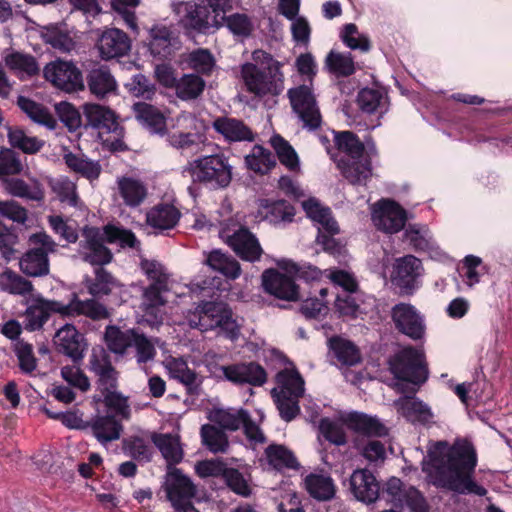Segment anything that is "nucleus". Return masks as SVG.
I'll use <instances>...</instances> for the list:
<instances>
[{
    "label": "nucleus",
    "mask_w": 512,
    "mask_h": 512,
    "mask_svg": "<svg viewBox=\"0 0 512 512\" xmlns=\"http://www.w3.org/2000/svg\"><path fill=\"white\" fill-rule=\"evenodd\" d=\"M476 464V453L469 442L460 440L449 446L440 441L429 448L428 459L423 460V471L437 486L461 494L484 496L487 490L472 479Z\"/></svg>",
    "instance_id": "obj_1"
},
{
    "label": "nucleus",
    "mask_w": 512,
    "mask_h": 512,
    "mask_svg": "<svg viewBox=\"0 0 512 512\" xmlns=\"http://www.w3.org/2000/svg\"><path fill=\"white\" fill-rule=\"evenodd\" d=\"M252 60L241 66V79L246 90L258 97L280 94L284 83L278 63L263 50H255Z\"/></svg>",
    "instance_id": "obj_2"
},
{
    "label": "nucleus",
    "mask_w": 512,
    "mask_h": 512,
    "mask_svg": "<svg viewBox=\"0 0 512 512\" xmlns=\"http://www.w3.org/2000/svg\"><path fill=\"white\" fill-rule=\"evenodd\" d=\"M49 312L59 313L66 317L85 316L92 320H102L109 316L106 307L94 299L80 300L73 295L69 303L54 300H40L39 305L26 311L27 328L35 331L43 326L49 317Z\"/></svg>",
    "instance_id": "obj_3"
},
{
    "label": "nucleus",
    "mask_w": 512,
    "mask_h": 512,
    "mask_svg": "<svg viewBox=\"0 0 512 512\" xmlns=\"http://www.w3.org/2000/svg\"><path fill=\"white\" fill-rule=\"evenodd\" d=\"M106 242H119L122 246L135 247L137 239L131 231L112 225L105 226L103 230L86 227L83 230L79 254L85 262L91 265H106L112 260V253L105 246Z\"/></svg>",
    "instance_id": "obj_4"
},
{
    "label": "nucleus",
    "mask_w": 512,
    "mask_h": 512,
    "mask_svg": "<svg viewBox=\"0 0 512 512\" xmlns=\"http://www.w3.org/2000/svg\"><path fill=\"white\" fill-rule=\"evenodd\" d=\"M185 319L191 328L201 332L217 329L219 334L230 339L239 335V324L233 318L231 309L222 302L203 301L189 310Z\"/></svg>",
    "instance_id": "obj_5"
},
{
    "label": "nucleus",
    "mask_w": 512,
    "mask_h": 512,
    "mask_svg": "<svg viewBox=\"0 0 512 512\" xmlns=\"http://www.w3.org/2000/svg\"><path fill=\"white\" fill-rule=\"evenodd\" d=\"M338 149L344 153L338 161L343 176L353 185H362L372 175L369 153L352 132L343 131L335 134Z\"/></svg>",
    "instance_id": "obj_6"
},
{
    "label": "nucleus",
    "mask_w": 512,
    "mask_h": 512,
    "mask_svg": "<svg viewBox=\"0 0 512 512\" xmlns=\"http://www.w3.org/2000/svg\"><path fill=\"white\" fill-rule=\"evenodd\" d=\"M183 174L194 183L203 184L211 189L227 187L233 175L229 158L222 153L204 155L189 161L183 167Z\"/></svg>",
    "instance_id": "obj_7"
},
{
    "label": "nucleus",
    "mask_w": 512,
    "mask_h": 512,
    "mask_svg": "<svg viewBox=\"0 0 512 512\" xmlns=\"http://www.w3.org/2000/svg\"><path fill=\"white\" fill-rule=\"evenodd\" d=\"M277 386L271 393L280 412L286 421L294 419L299 411V398L304 394V380L295 369L286 368L276 376Z\"/></svg>",
    "instance_id": "obj_8"
},
{
    "label": "nucleus",
    "mask_w": 512,
    "mask_h": 512,
    "mask_svg": "<svg viewBox=\"0 0 512 512\" xmlns=\"http://www.w3.org/2000/svg\"><path fill=\"white\" fill-rule=\"evenodd\" d=\"M390 370L397 379L395 388L403 392L404 382L421 384L427 379L424 352L421 349L405 347L390 360Z\"/></svg>",
    "instance_id": "obj_9"
},
{
    "label": "nucleus",
    "mask_w": 512,
    "mask_h": 512,
    "mask_svg": "<svg viewBox=\"0 0 512 512\" xmlns=\"http://www.w3.org/2000/svg\"><path fill=\"white\" fill-rule=\"evenodd\" d=\"M83 109L89 124L99 129L100 137L109 150L123 151L126 149L121 139L123 128L117 122L116 115L111 109L93 103L85 104Z\"/></svg>",
    "instance_id": "obj_10"
},
{
    "label": "nucleus",
    "mask_w": 512,
    "mask_h": 512,
    "mask_svg": "<svg viewBox=\"0 0 512 512\" xmlns=\"http://www.w3.org/2000/svg\"><path fill=\"white\" fill-rule=\"evenodd\" d=\"M200 120L190 112H182L176 116L166 128L167 142L178 150H188L204 143L200 132Z\"/></svg>",
    "instance_id": "obj_11"
},
{
    "label": "nucleus",
    "mask_w": 512,
    "mask_h": 512,
    "mask_svg": "<svg viewBox=\"0 0 512 512\" xmlns=\"http://www.w3.org/2000/svg\"><path fill=\"white\" fill-rule=\"evenodd\" d=\"M302 207L307 216L318 226L317 243L323 249L333 255L341 253L342 247L332 237L339 232V227L335 219L331 215V211L327 207H323L316 199L310 198L302 202Z\"/></svg>",
    "instance_id": "obj_12"
},
{
    "label": "nucleus",
    "mask_w": 512,
    "mask_h": 512,
    "mask_svg": "<svg viewBox=\"0 0 512 512\" xmlns=\"http://www.w3.org/2000/svg\"><path fill=\"white\" fill-rule=\"evenodd\" d=\"M30 242L39 246L29 250L20 260V268L28 276L38 277L49 272L48 253L55 252V241L45 232L35 233L30 236Z\"/></svg>",
    "instance_id": "obj_13"
},
{
    "label": "nucleus",
    "mask_w": 512,
    "mask_h": 512,
    "mask_svg": "<svg viewBox=\"0 0 512 512\" xmlns=\"http://www.w3.org/2000/svg\"><path fill=\"white\" fill-rule=\"evenodd\" d=\"M172 9L178 23L187 31L206 33L222 24V18L218 15H211L206 6L190 2H177L172 3Z\"/></svg>",
    "instance_id": "obj_14"
},
{
    "label": "nucleus",
    "mask_w": 512,
    "mask_h": 512,
    "mask_svg": "<svg viewBox=\"0 0 512 512\" xmlns=\"http://www.w3.org/2000/svg\"><path fill=\"white\" fill-rule=\"evenodd\" d=\"M293 111L303 122L304 127L316 129L321 123V114L313 92L312 84H302L288 90Z\"/></svg>",
    "instance_id": "obj_15"
},
{
    "label": "nucleus",
    "mask_w": 512,
    "mask_h": 512,
    "mask_svg": "<svg viewBox=\"0 0 512 512\" xmlns=\"http://www.w3.org/2000/svg\"><path fill=\"white\" fill-rule=\"evenodd\" d=\"M371 219L377 229L393 234L404 227L407 213L398 203L382 199L372 205Z\"/></svg>",
    "instance_id": "obj_16"
},
{
    "label": "nucleus",
    "mask_w": 512,
    "mask_h": 512,
    "mask_svg": "<svg viewBox=\"0 0 512 512\" xmlns=\"http://www.w3.org/2000/svg\"><path fill=\"white\" fill-rule=\"evenodd\" d=\"M44 76L55 87L66 92H75L84 88L81 71L70 61L56 60L44 68Z\"/></svg>",
    "instance_id": "obj_17"
},
{
    "label": "nucleus",
    "mask_w": 512,
    "mask_h": 512,
    "mask_svg": "<svg viewBox=\"0 0 512 512\" xmlns=\"http://www.w3.org/2000/svg\"><path fill=\"white\" fill-rule=\"evenodd\" d=\"M166 492L172 506L180 511L193 510L191 499L196 494V487L189 477L178 469H172L166 479Z\"/></svg>",
    "instance_id": "obj_18"
},
{
    "label": "nucleus",
    "mask_w": 512,
    "mask_h": 512,
    "mask_svg": "<svg viewBox=\"0 0 512 512\" xmlns=\"http://www.w3.org/2000/svg\"><path fill=\"white\" fill-rule=\"evenodd\" d=\"M383 496L395 506L407 507L411 512H428L422 495L413 487H405L396 477H392L386 482Z\"/></svg>",
    "instance_id": "obj_19"
},
{
    "label": "nucleus",
    "mask_w": 512,
    "mask_h": 512,
    "mask_svg": "<svg viewBox=\"0 0 512 512\" xmlns=\"http://www.w3.org/2000/svg\"><path fill=\"white\" fill-rule=\"evenodd\" d=\"M392 320L396 328L413 340H422L425 335L423 316L411 304L399 303L392 308Z\"/></svg>",
    "instance_id": "obj_20"
},
{
    "label": "nucleus",
    "mask_w": 512,
    "mask_h": 512,
    "mask_svg": "<svg viewBox=\"0 0 512 512\" xmlns=\"http://www.w3.org/2000/svg\"><path fill=\"white\" fill-rule=\"evenodd\" d=\"M262 285L267 293L281 300L297 301L299 299V289L293 278L276 269H267L263 272Z\"/></svg>",
    "instance_id": "obj_21"
},
{
    "label": "nucleus",
    "mask_w": 512,
    "mask_h": 512,
    "mask_svg": "<svg viewBox=\"0 0 512 512\" xmlns=\"http://www.w3.org/2000/svg\"><path fill=\"white\" fill-rule=\"evenodd\" d=\"M130 48L131 41L129 37L117 28L104 30L97 41L99 55L104 60L124 56Z\"/></svg>",
    "instance_id": "obj_22"
},
{
    "label": "nucleus",
    "mask_w": 512,
    "mask_h": 512,
    "mask_svg": "<svg viewBox=\"0 0 512 512\" xmlns=\"http://www.w3.org/2000/svg\"><path fill=\"white\" fill-rule=\"evenodd\" d=\"M54 343L60 352L74 361L81 360L87 348L84 336L71 324L64 325L56 332Z\"/></svg>",
    "instance_id": "obj_23"
},
{
    "label": "nucleus",
    "mask_w": 512,
    "mask_h": 512,
    "mask_svg": "<svg viewBox=\"0 0 512 512\" xmlns=\"http://www.w3.org/2000/svg\"><path fill=\"white\" fill-rule=\"evenodd\" d=\"M350 491L358 501L369 504L378 499L380 486L372 472L357 469L350 476Z\"/></svg>",
    "instance_id": "obj_24"
},
{
    "label": "nucleus",
    "mask_w": 512,
    "mask_h": 512,
    "mask_svg": "<svg viewBox=\"0 0 512 512\" xmlns=\"http://www.w3.org/2000/svg\"><path fill=\"white\" fill-rule=\"evenodd\" d=\"M227 244L243 260L254 262L260 259L263 252L257 238L246 228H240L232 235H227Z\"/></svg>",
    "instance_id": "obj_25"
},
{
    "label": "nucleus",
    "mask_w": 512,
    "mask_h": 512,
    "mask_svg": "<svg viewBox=\"0 0 512 512\" xmlns=\"http://www.w3.org/2000/svg\"><path fill=\"white\" fill-rule=\"evenodd\" d=\"M404 237L415 250L426 252L431 258L441 259L445 256L438 247L427 225H409L405 230Z\"/></svg>",
    "instance_id": "obj_26"
},
{
    "label": "nucleus",
    "mask_w": 512,
    "mask_h": 512,
    "mask_svg": "<svg viewBox=\"0 0 512 512\" xmlns=\"http://www.w3.org/2000/svg\"><path fill=\"white\" fill-rule=\"evenodd\" d=\"M165 285H150L143 291L141 310L143 311L144 321L154 327L162 323L165 300L161 296V291Z\"/></svg>",
    "instance_id": "obj_27"
},
{
    "label": "nucleus",
    "mask_w": 512,
    "mask_h": 512,
    "mask_svg": "<svg viewBox=\"0 0 512 512\" xmlns=\"http://www.w3.org/2000/svg\"><path fill=\"white\" fill-rule=\"evenodd\" d=\"M394 407L399 415L412 423L427 424L433 419L431 408L416 397H400L394 402Z\"/></svg>",
    "instance_id": "obj_28"
},
{
    "label": "nucleus",
    "mask_w": 512,
    "mask_h": 512,
    "mask_svg": "<svg viewBox=\"0 0 512 512\" xmlns=\"http://www.w3.org/2000/svg\"><path fill=\"white\" fill-rule=\"evenodd\" d=\"M117 193L129 208H137L144 203L148 195L146 184L131 176H121L116 180Z\"/></svg>",
    "instance_id": "obj_29"
},
{
    "label": "nucleus",
    "mask_w": 512,
    "mask_h": 512,
    "mask_svg": "<svg viewBox=\"0 0 512 512\" xmlns=\"http://www.w3.org/2000/svg\"><path fill=\"white\" fill-rule=\"evenodd\" d=\"M88 427L102 445L118 440L123 430L122 424L110 414H96L88 423Z\"/></svg>",
    "instance_id": "obj_30"
},
{
    "label": "nucleus",
    "mask_w": 512,
    "mask_h": 512,
    "mask_svg": "<svg viewBox=\"0 0 512 512\" xmlns=\"http://www.w3.org/2000/svg\"><path fill=\"white\" fill-rule=\"evenodd\" d=\"M213 128L227 142L253 141L255 134L241 120L230 117H219L214 120Z\"/></svg>",
    "instance_id": "obj_31"
},
{
    "label": "nucleus",
    "mask_w": 512,
    "mask_h": 512,
    "mask_svg": "<svg viewBox=\"0 0 512 512\" xmlns=\"http://www.w3.org/2000/svg\"><path fill=\"white\" fill-rule=\"evenodd\" d=\"M96 376L98 377L99 388L103 393L105 404L124 414L128 408L127 400L115 391L117 385V372L114 367H111Z\"/></svg>",
    "instance_id": "obj_32"
},
{
    "label": "nucleus",
    "mask_w": 512,
    "mask_h": 512,
    "mask_svg": "<svg viewBox=\"0 0 512 512\" xmlns=\"http://www.w3.org/2000/svg\"><path fill=\"white\" fill-rule=\"evenodd\" d=\"M422 272V263L415 256L407 255L396 260L394 277L397 284L403 288H413Z\"/></svg>",
    "instance_id": "obj_33"
},
{
    "label": "nucleus",
    "mask_w": 512,
    "mask_h": 512,
    "mask_svg": "<svg viewBox=\"0 0 512 512\" xmlns=\"http://www.w3.org/2000/svg\"><path fill=\"white\" fill-rule=\"evenodd\" d=\"M90 92L98 98H104L117 90V82L106 66H96L87 75Z\"/></svg>",
    "instance_id": "obj_34"
},
{
    "label": "nucleus",
    "mask_w": 512,
    "mask_h": 512,
    "mask_svg": "<svg viewBox=\"0 0 512 512\" xmlns=\"http://www.w3.org/2000/svg\"><path fill=\"white\" fill-rule=\"evenodd\" d=\"M180 215V211L173 204L161 203L147 212L146 221L151 227L163 231L174 228Z\"/></svg>",
    "instance_id": "obj_35"
},
{
    "label": "nucleus",
    "mask_w": 512,
    "mask_h": 512,
    "mask_svg": "<svg viewBox=\"0 0 512 512\" xmlns=\"http://www.w3.org/2000/svg\"><path fill=\"white\" fill-rule=\"evenodd\" d=\"M266 372L255 362L233 364L229 381L235 384L261 386L266 382Z\"/></svg>",
    "instance_id": "obj_36"
},
{
    "label": "nucleus",
    "mask_w": 512,
    "mask_h": 512,
    "mask_svg": "<svg viewBox=\"0 0 512 512\" xmlns=\"http://www.w3.org/2000/svg\"><path fill=\"white\" fill-rule=\"evenodd\" d=\"M137 120L151 133L164 135L166 132V121L164 115L154 106L138 102L133 105Z\"/></svg>",
    "instance_id": "obj_37"
},
{
    "label": "nucleus",
    "mask_w": 512,
    "mask_h": 512,
    "mask_svg": "<svg viewBox=\"0 0 512 512\" xmlns=\"http://www.w3.org/2000/svg\"><path fill=\"white\" fill-rule=\"evenodd\" d=\"M343 421L355 431L368 436L382 437L388 434L387 427L376 417L362 413H349Z\"/></svg>",
    "instance_id": "obj_38"
},
{
    "label": "nucleus",
    "mask_w": 512,
    "mask_h": 512,
    "mask_svg": "<svg viewBox=\"0 0 512 512\" xmlns=\"http://www.w3.org/2000/svg\"><path fill=\"white\" fill-rule=\"evenodd\" d=\"M304 485L309 495L320 501L330 500L336 493L334 481L328 474L311 473L305 477Z\"/></svg>",
    "instance_id": "obj_39"
},
{
    "label": "nucleus",
    "mask_w": 512,
    "mask_h": 512,
    "mask_svg": "<svg viewBox=\"0 0 512 512\" xmlns=\"http://www.w3.org/2000/svg\"><path fill=\"white\" fill-rule=\"evenodd\" d=\"M162 363L171 378L178 380L189 389L199 385L197 374L188 367L184 358L170 355L165 357Z\"/></svg>",
    "instance_id": "obj_40"
},
{
    "label": "nucleus",
    "mask_w": 512,
    "mask_h": 512,
    "mask_svg": "<svg viewBox=\"0 0 512 512\" xmlns=\"http://www.w3.org/2000/svg\"><path fill=\"white\" fill-rule=\"evenodd\" d=\"M136 332L135 329L121 330L117 326L109 325L105 329L104 340L112 353L123 356L132 347Z\"/></svg>",
    "instance_id": "obj_41"
},
{
    "label": "nucleus",
    "mask_w": 512,
    "mask_h": 512,
    "mask_svg": "<svg viewBox=\"0 0 512 512\" xmlns=\"http://www.w3.org/2000/svg\"><path fill=\"white\" fill-rule=\"evenodd\" d=\"M149 48L152 54L166 57L176 42L173 32L165 25L157 24L150 29Z\"/></svg>",
    "instance_id": "obj_42"
},
{
    "label": "nucleus",
    "mask_w": 512,
    "mask_h": 512,
    "mask_svg": "<svg viewBox=\"0 0 512 512\" xmlns=\"http://www.w3.org/2000/svg\"><path fill=\"white\" fill-rule=\"evenodd\" d=\"M17 104L20 109L35 123L42 125L49 130H54L57 121L47 108L26 97L19 96Z\"/></svg>",
    "instance_id": "obj_43"
},
{
    "label": "nucleus",
    "mask_w": 512,
    "mask_h": 512,
    "mask_svg": "<svg viewBox=\"0 0 512 512\" xmlns=\"http://www.w3.org/2000/svg\"><path fill=\"white\" fill-rule=\"evenodd\" d=\"M40 37L47 45L61 53L71 52L76 45L67 31L54 25L42 27Z\"/></svg>",
    "instance_id": "obj_44"
},
{
    "label": "nucleus",
    "mask_w": 512,
    "mask_h": 512,
    "mask_svg": "<svg viewBox=\"0 0 512 512\" xmlns=\"http://www.w3.org/2000/svg\"><path fill=\"white\" fill-rule=\"evenodd\" d=\"M204 263L230 279H236L241 274L238 261L222 253L220 250H213L207 253Z\"/></svg>",
    "instance_id": "obj_45"
},
{
    "label": "nucleus",
    "mask_w": 512,
    "mask_h": 512,
    "mask_svg": "<svg viewBox=\"0 0 512 512\" xmlns=\"http://www.w3.org/2000/svg\"><path fill=\"white\" fill-rule=\"evenodd\" d=\"M66 165L74 172L81 174L90 181L99 178L101 173V165L97 161H92L83 155L66 153L64 155Z\"/></svg>",
    "instance_id": "obj_46"
},
{
    "label": "nucleus",
    "mask_w": 512,
    "mask_h": 512,
    "mask_svg": "<svg viewBox=\"0 0 512 512\" xmlns=\"http://www.w3.org/2000/svg\"><path fill=\"white\" fill-rule=\"evenodd\" d=\"M270 144L282 165L290 171H299V157L288 141H286L282 136L275 134L270 138Z\"/></svg>",
    "instance_id": "obj_47"
},
{
    "label": "nucleus",
    "mask_w": 512,
    "mask_h": 512,
    "mask_svg": "<svg viewBox=\"0 0 512 512\" xmlns=\"http://www.w3.org/2000/svg\"><path fill=\"white\" fill-rule=\"evenodd\" d=\"M205 85V81L200 76L185 74L178 79L175 92L177 97L181 100H194L203 93Z\"/></svg>",
    "instance_id": "obj_48"
},
{
    "label": "nucleus",
    "mask_w": 512,
    "mask_h": 512,
    "mask_svg": "<svg viewBox=\"0 0 512 512\" xmlns=\"http://www.w3.org/2000/svg\"><path fill=\"white\" fill-rule=\"evenodd\" d=\"M267 461L276 470L296 469L299 466L292 451L282 445H270L265 450Z\"/></svg>",
    "instance_id": "obj_49"
},
{
    "label": "nucleus",
    "mask_w": 512,
    "mask_h": 512,
    "mask_svg": "<svg viewBox=\"0 0 512 512\" xmlns=\"http://www.w3.org/2000/svg\"><path fill=\"white\" fill-rule=\"evenodd\" d=\"M245 163L248 169L260 174H266L276 164L271 152L260 145L252 148L245 157Z\"/></svg>",
    "instance_id": "obj_50"
},
{
    "label": "nucleus",
    "mask_w": 512,
    "mask_h": 512,
    "mask_svg": "<svg viewBox=\"0 0 512 512\" xmlns=\"http://www.w3.org/2000/svg\"><path fill=\"white\" fill-rule=\"evenodd\" d=\"M209 419L219 425L223 429L237 430L241 427L246 419V412L244 410L229 409H213L209 414Z\"/></svg>",
    "instance_id": "obj_51"
},
{
    "label": "nucleus",
    "mask_w": 512,
    "mask_h": 512,
    "mask_svg": "<svg viewBox=\"0 0 512 512\" xmlns=\"http://www.w3.org/2000/svg\"><path fill=\"white\" fill-rule=\"evenodd\" d=\"M154 443L169 464H175L182 460L183 451L178 435L161 434L154 438Z\"/></svg>",
    "instance_id": "obj_52"
},
{
    "label": "nucleus",
    "mask_w": 512,
    "mask_h": 512,
    "mask_svg": "<svg viewBox=\"0 0 512 512\" xmlns=\"http://www.w3.org/2000/svg\"><path fill=\"white\" fill-rule=\"evenodd\" d=\"M325 66L330 73L337 76H350L355 72V63L350 53L330 51L325 59Z\"/></svg>",
    "instance_id": "obj_53"
},
{
    "label": "nucleus",
    "mask_w": 512,
    "mask_h": 512,
    "mask_svg": "<svg viewBox=\"0 0 512 512\" xmlns=\"http://www.w3.org/2000/svg\"><path fill=\"white\" fill-rule=\"evenodd\" d=\"M339 36L342 42L351 50H359L366 53L371 49L369 37L360 32L358 27L353 23L344 25Z\"/></svg>",
    "instance_id": "obj_54"
},
{
    "label": "nucleus",
    "mask_w": 512,
    "mask_h": 512,
    "mask_svg": "<svg viewBox=\"0 0 512 512\" xmlns=\"http://www.w3.org/2000/svg\"><path fill=\"white\" fill-rule=\"evenodd\" d=\"M10 144L22 150L26 154L38 152L44 145V141L37 137L27 136L24 131L17 127H7Z\"/></svg>",
    "instance_id": "obj_55"
},
{
    "label": "nucleus",
    "mask_w": 512,
    "mask_h": 512,
    "mask_svg": "<svg viewBox=\"0 0 512 512\" xmlns=\"http://www.w3.org/2000/svg\"><path fill=\"white\" fill-rule=\"evenodd\" d=\"M51 187L61 202L72 207L82 208V202L77 195L76 184L73 181L62 176L52 180Z\"/></svg>",
    "instance_id": "obj_56"
},
{
    "label": "nucleus",
    "mask_w": 512,
    "mask_h": 512,
    "mask_svg": "<svg viewBox=\"0 0 512 512\" xmlns=\"http://www.w3.org/2000/svg\"><path fill=\"white\" fill-rule=\"evenodd\" d=\"M330 346L340 363L352 366L360 361L359 350L351 341L334 338L330 341Z\"/></svg>",
    "instance_id": "obj_57"
},
{
    "label": "nucleus",
    "mask_w": 512,
    "mask_h": 512,
    "mask_svg": "<svg viewBox=\"0 0 512 512\" xmlns=\"http://www.w3.org/2000/svg\"><path fill=\"white\" fill-rule=\"evenodd\" d=\"M122 285L106 270H96L94 282L88 285V291L93 296L108 295L116 290L121 291Z\"/></svg>",
    "instance_id": "obj_58"
},
{
    "label": "nucleus",
    "mask_w": 512,
    "mask_h": 512,
    "mask_svg": "<svg viewBox=\"0 0 512 512\" xmlns=\"http://www.w3.org/2000/svg\"><path fill=\"white\" fill-rule=\"evenodd\" d=\"M2 187L13 196L37 201L43 198V192L39 185L35 184L33 187H30L18 178L2 179Z\"/></svg>",
    "instance_id": "obj_59"
},
{
    "label": "nucleus",
    "mask_w": 512,
    "mask_h": 512,
    "mask_svg": "<svg viewBox=\"0 0 512 512\" xmlns=\"http://www.w3.org/2000/svg\"><path fill=\"white\" fill-rule=\"evenodd\" d=\"M157 339L148 338L138 331L135 334L132 347L135 349V358L139 365L153 361L156 356Z\"/></svg>",
    "instance_id": "obj_60"
},
{
    "label": "nucleus",
    "mask_w": 512,
    "mask_h": 512,
    "mask_svg": "<svg viewBox=\"0 0 512 512\" xmlns=\"http://www.w3.org/2000/svg\"><path fill=\"white\" fill-rule=\"evenodd\" d=\"M12 348L21 372L32 374L37 369V359L34 356L32 345L24 341H16L12 343Z\"/></svg>",
    "instance_id": "obj_61"
},
{
    "label": "nucleus",
    "mask_w": 512,
    "mask_h": 512,
    "mask_svg": "<svg viewBox=\"0 0 512 512\" xmlns=\"http://www.w3.org/2000/svg\"><path fill=\"white\" fill-rule=\"evenodd\" d=\"M203 444L213 453L225 452L228 447L226 434L213 425H203L201 428Z\"/></svg>",
    "instance_id": "obj_62"
},
{
    "label": "nucleus",
    "mask_w": 512,
    "mask_h": 512,
    "mask_svg": "<svg viewBox=\"0 0 512 512\" xmlns=\"http://www.w3.org/2000/svg\"><path fill=\"white\" fill-rule=\"evenodd\" d=\"M186 63L189 68L209 75L215 67L214 56L208 49L198 48L191 51L186 58Z\"/></svg>",
    "instance_id": "obj_63"
},
{
    "label": "nucleus",
    "mask_w": 512,
    "mask_h": 512,
    "mask_svg": "<svg viewBox=\"0 0 512 512\" xmlns=\"http://www.w3.org/2000/svg\"><path fill=\"white\" fill-rule=\"evenodd\" d=\"M357 102L362 111L373 113L385 106L386 96L379 89L364 88L358 93Z\"/></svg>",
    "instance_id": "obj_64"
}]
</instances>
